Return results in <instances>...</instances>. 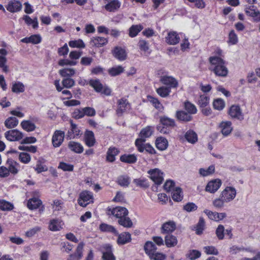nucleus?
<instances>
[{"label":"nucleus","mask_w":260,"mask_h":260,"mask_svg":"<svg viewBox=\"0 0 260 260\" xmlns=\"http://www.w3.org/2000/svg\"><path fill=\"white\" fill-rule=\"evenodd\" d=\"M229 114L233 118H235L238 120H241L243 119L242 110L238 105H232L229 110Z\"/></svg>","instance_id":"14"},{"label":"nucleus","mask_w":260,"mask_h":260,"mask_svg":"<svg viewBox=\"0 0 260 260\" xmlns=\"http://www.w3.org/2000/svg\"><path fill=\"white\" fill-rule=\"evenodd\" d=\"M23 129L27 132H32L36 129V125L30 120H23L21 122Z\"/></svg>","instance_id":"37"},{"label":"nucleus","mask_w":260,"mask_h":260,"mask_svg":"<svg viewBox=\"0 0 260 260\" xmlns=\"http://www.w3.org/2000/svg\"><path fill=\"white\" fill-rule=\"evenodd\" d=\"M120 160L121 161L127 163L134 164L136 162L137 160V156L133 154H124L120 156Z\"/></svg>","instance_id":"36"},{"label":"nucleus","mask_w":260,"mask_h":260,"mask_svg":"<svg viewBox=\"0 0 260 260\" xmlns=\"http://www.w3.org/2000/svg\"><path fill=\"white\" fill-rule=\"evenodd\" d=\"M59 73L62 77L70 78L75 74V70L72 68H64L60 70Z\"/></svg>","instance_id":"47"},{"label":"nucleus","mask_w":260,"mask_h":260,"mask_svg":"<svg viewBox=\"0 0 260 260\" xmlns=\"http://www.w3.org/2000/svg\"><path fill=\"white\" fill-rule=\"evenodd\" d=\"M113 55L118 59L124 60L126 58V53L124 49L116 47L113 50Z\"/></svg>","instance_id":"33"},{"label":"nucleus","mask_w":260,"mask_h":260,"mask_svg":"<svg viewBox=\"0 0 260 260\" xmlns=\"http://www.w3.org/2000/svg\"><path fill=\"white\" fill-rule=\"evenodd\" d=\"M119 153V150L115 147H110L107 152L106 160L109 162H113L115 160V156Z\"/></svg>","instance_id":"20"},{"label":"nucleus","mask_w":260,"mask_h":260,"mask_svg":"<svg viewBox=\"0 0 260 260\" xmlns=\"http://www.w3.org/2000/svg\"><path fill=\"white\" fill-rule=\"evenodd\" d=\"M172 198L173 200L176 202L181 201L183 198L181 189L180 187H177L172 191Z\"/></svg>","instance_id":"48"},{"label":"nucleus","mask_w":260,"mask_h":260,"mask_svg":"<svg viewBox=\"0 0 260 260\" xmlns=\"http://www.w3.org/2000/svg\"><path fill=\"white\" fill-rule=\"evenodd\" d=\"M211 64L210 70L216 76L222 77L227 76L229 70L225 64V61L219 56H211L209 59Z\"/></svg>","instance_id":"2"},{"label":"nucleus","mask_w":260,"mask_h":260,"mask_svg":"<svg viewBox=\"0 0 260 260\" xmlns=\"http://www.w3.org/2000/svg\"><path fill=\"white\" fill-rule=\"evenodd\" d=\"M19 159L21 162L27 164L30 161L31 156L27 153L20 152L19 154Z\"/></svg>","instance_id":"58"},{"label":"nucleus","mask_w":260,"mask_h":260,"mask_svg":"<svg viewBox=\"0 0 260 260\" xmlns=\"http://www.w3.org/2000/svg\"><path fill=\"white\" fill-rule=\"evenodd\" d=\"M155 245L152 242L147 241L144 245V250L149 256L154 253L156 250Z\"/></svg>","instance_id":"41"},{"label":"nucleus","mask_w":260,"mask_h":260,"mask_svg":"<svg viewBox=\"0 0 260 260\" xmlns=\"http://www.w3.org/2000/svg\"><path fill=\"white\" fill-rule=\"evenodd\" d=\"M209 97L206 94H203L200 96L198 100V105L200 107H206L209 104Z\"/></svg>","instance_id":"53"},{"label":"nucleus","mask_w":260,"mask_h":260,"mask_svg":"<svg viewBox=\"0 0 260 260\" xmlns=\"http://www.w3.org/2000/svg\"><path fill=\"white\" fill-rule=\"evenodd\" d=\"M5 136L10 141H18L21 140L24 136L21 132L15 129L6 132Z\"/></svg>","instance_id":"5"},{"label":"nucleus","mask_w":260,"mask_h":260,"mask_svg":"<svg viewBox=\"0 0 260 260\" xmlns=\"http://www.w3.org/2000/svg\"><path fill=\"white\" fill-rule=\"evenodd\" d=\"M124 71L123 68L121 66L112 68L108 70L109 74L112 76H116L122 73Z\"/></svg>","instance_id":"55"},{"label":"nucleus","mask_w":260,"mask_h":260,"mask_svg":"<svg viewBox=\"0 0 260 260\" xmlns=\"http://www.w3.org/2000/svg\"><path fill=\"white\" fill-rule=\"evenodd\" d=\"M109 215H112L118 219V223L121 226L130 228L133 226V222L128 217V211L126 208L122 207H116L108 210Z\"/></svg>","instance_id":"1"},{"label":"nucleus","mask_w":260,"mask_h":260,"mask_svg":"<svg viewBox=\"0 0 260 260\" xmlns=\"http://www.w3.org/2000/svg\"><path fill=\"white\" fill-rule=\"evenodd\" d=\"M7 59L6 57L0 55V68L4 73H8L9 71V67L7 65Z\"/></svg>","instance_id":"62"},{"label":"nucleus","mask_w":260,"mask_h":260,"mask_svg":"<svg viewBox=\"0 0 260 260\" xmlns=\"http://www.w3.org/2000/svg\"><path fill=\"white\" fill-rule=\"evenodd\" d=\"M148 101L152 104V105L157 110H161L164 107L158 100L152 96H148Z\"/></svg>","instance_id":"50"},{"label":"nucleus","mask_w":260,"mask_h":260,"mask_svg":"<svg viewBox=\"0 0 260 260\" xmlns=\"http://www.w3.org/2000/svg\"><path fill=\"white\" fill-rule=\"evenodd\" d=\"M117 235L118 236L117 242L118 245L125 244L131 240V235L129 233L124 232Z\"/></svg>","instance_id":"21"},{"label":"nucleus","mask_w":260,"mask_h":260,"mask_svg":"<svg viewBox=\"0 0 260 260\" xmlns=\"http://www.w3.org/2000/svg\"><path fill=\"white\" fill-rule=\"evenodd\" d=\"M157 93L162 98L168 96L171 92V88L165 86H161L156 89Z\"/></svg>","instance_id":"49"},{"label":"nucleus","mask_w":260,"mask_h":260,"mask_svg":"<svg viewBox=\"0 0 260 260\" xmlns=\"http://www.w3.org/2000/svg\"><path fill=\"white\" fill-rule=\"evenodd\" d=\"M7 164L9 165L8 170H10V173L13 174L18 173L20 168V165L18 162L12 159H8Z\"/></svg>","instance_id":"23"},{"label":"nucleus","mask_w":260,"mask_h":260,"mask_svg":"<svg viewBox=\"0 0 260 260\" xmlns=\"http://www.w3.org/2000/svg\"><path fill=\"white\" fill-rule=\"evenodd\" d=\"M160 81L163 84L169 86L168 87L176 88L178 86V82L173 77L169 76H162L160 77Z\"/></svg>","instance_id":"13"},{"label":"nucleus","mask_w":260,"mask_h":260,"mask_svg":"<svg viewBox=\"0 0 260 260\" xmlns=\"http://www.w3.org/2000/svg\"><path fill=\"white\" fill-rule=\"evenodd\" d=\"M99 228L102 232L111 233L115 235H118V231L112 225L103 223L100 224Z\"/></svg>","instance_id":"32"},{"label":"nucleus","mask_w":260,"mask_h":260,"mask_svg":"<svg viewBox=\"0 0 260 260\" xmlns=\"http://www.w3.org/2000/svg\"><path fill=\"white\" fill-rule=\"evenodd\" d=\"M63 86L67 88H70L75 85V81L71 78H66L61 82Z\"/></svg>","instance_id":"64"},{"label":"nucleus","mask_w":260,"mask_h":260,"mask_svg":"<svg viewBox=\"0 0 260 260\" xmlns=\"http://www.w3.org/2000/svg\"><path fill=\"white\" fill-rule=\"evenodd\" d=\"M143 28V26L141 24L133 25L129 29V36L132 38L136 37Z\"/></svg>","instance_id":"39"},{"label":"nucleus","mask_w":260,"mask_h":260,"mask_svg":"<svg viewBox=\"0 0 260 260\" xmlns=\"http://www.w3.org/2000/svg\"><path fill=\"white\" fill-rule=\"evenodd\" d=\"M89 85L94 88L97 92H100L102 91L103 85L100 82L99 80L92 79L89 81Z\"/></svg>","instance_id":"45"},{"label":"nucleus","mask_w":260,"mask_h":260,"mask_svg":"<svg viewBox=\"0 0 260 260\" xmlns=\"http://www.w3.org/2000/svg\"><path fill=\"white\" fill-rule=\"evenodd\" d=\"M214 166L211 165L209 166L207 169L201 168L199 170V173L201 174V175L203 176H207L212 174L214 172Z\"/></svg>","instance_id":"60"},{"label":"nucleus","mask_w":260,"mask_h":260,"mask_svg":"<svg viewBox=\"0 0 260 260\" xmlns=\"http://www.w3.org/2000/svg\"><path fill=\"white\" fill-rule=\"evenodd\" d=\"M176 229V224L173 221H169L164 223L161 228V232L163 234L172 233Z\"/></svg>","instance_id":"18"},{"label":"nucleus","mask_w":260,"mask_h":260,"mask_svg":"<svg viewBox=\"0 0 260 260\" xmlns=\"http://www.w3.org/2000/svg\"><path fill=\"white\" fill-rule=\"evenodd\" d=\"M165 244L168 247L175 246L178 241L176 237L172 235H168L165 237Z\"/></svg>","instance_id":"35"},{"label":"nucleus","mask_w":260,"mask_h":260,"mask_svg":"<svg viewBox=\"0 0 260 260\" xmlns=\"http://www.w3.org/2000/svg\"><path fill=\"white\" fill-rule=\"evenodd\" d=\"M232 123L230 121L222 122L220 123L221 132L224 136H228L232 131Z\"/></svg>","instance_id":"28"},{"label":"nucleus","mask_w":260,"mask_h":260,"mask_svg":"<svg viewBox=\"0 0 260 260\" xmlns=\"http://www.w3.org/2000/svg\"><path fill=\"white\" fill-rule=\"evenodd\" d=\"M102 257L103 260H115V257L112 253L111 246H106V251L103 252Z\"/></svg>","instance_id":"42"},{"label":"nucleus","mask_w":260,"mask_h":260,"mask_svg":"<svg viewBox=\"0 0 260 260\" xmlns=\"http://www.w3.org/2000/svg\"><path fill=\"white\" fill-rule=\"evenodd\" d=\"M64 138V132L59 130L55 131L52 138V142L53 146L55 147L60 146L63 141Z\"/></svg>","instance_id":"9"},{"label":"nucleus","mask_w":260,"mask_h":260,"mask_svg":"<svg viewBox=\"0 0 260 260\" xmlns=\"http://www.w3.org/2000/svg\"><path fill=\"white\" fill-rule=\"evenodd\" d=\"M246 10L245 11V12L248 15L252 17L254 21H260V12L258 11H255V7L254 6H249V8L246 7Z\"/></svg>","instance_id":"24"},{"label":"nucleus","mask_w":260,"mask_h":260,"mask_svg":"<svg viewBox=\"0 0 260 260\" xmlns=\"http://www.w3.org/2000/svg\"><path fill=\"white\" fill-rule=\"evenodd\" d=\"M224 232L225 229L224 226L222 224H219L215 231L216 235L219 240H221L224 239Z\"/></svg>","instance_id":"57"},{"label":"nucleus","mask_w":260,"mask_h":260,"mask_svg":"<svg viewBox=\"0 0 260 260\" xmlns=\"http://www.w3.org/2000/svg\"><path fill=\"white\" fill-rule=\"evenodd\" d=\"M204 212L208 216V218L216 221L222 220L226 216L225 213H218L216 212H212L208 209H205Z\"/></svg>","instance_id":"12"},{"label":"nucleus","mask_w":260,"mask_h":260,"mask_svg":"<svg viewBox=\"0 0 260 260\" xmlns=\"http://www.w3.org/2000/svg\"><path fill=\"white\" fill-rule=\"evenodd\" d=\"M14 208L12 203L5 200H0V210L2 211H11Z\"/></svg>","instance_id":"43"},{"label":"nucleus","mask_w":260,"mask_h":260,"mask_svg":"<svg viewBox=\"0 0 260 260\" xmlns=\"http://www.w3.org/2000/svg\"><path fill=\"white\" fill-rule=\"evenodd\" d=\"M23 19L28 25H31L33 28L36 29L38 27V21L37 17L31 19L29 16L24 15Z\"/></svg>","instance_id":"40"},{"label":"nucleus","mask_w":260,"mask_h":260,"mask_svg":"<svg viewBox=\"0 0 260 260\" xmlns=\"http://www.w3.org/2000/svg\"><path fill=\"white\" fill-rule=\"evenodd\" d=\"M180 37L177 33L175 31H171L168 33V36L166 37V42L170 45H175L179 43Z\"/></svg>","instance_id":"22"},{"label":"nucleus","mask_w":260,"mask_h":260,"mask_svg":"<svg viewBox=\"0 0 260 260\" xmlns=\"http://www.w3.org/2000/svg\"><path fill=\"white\" fill-rule=\"evenodd\" d=\"M71 127L67 133V137L69 139H74L81 135V131L77 125L70 120Z\"/></svg>","instance_id":"11"},{"label":"nucleus","mask_w":260,"mask_h":260,"mask_svg":"<svg viewBox=\"0 0 260 260\" xmlns=\"http://www.w3.org/2000/svg\"><path fill=\"white\" fill-rule=\"evenodd\" d=\"M236 191L234 188L226 187L221 192L220 197L222 198L226 203L232 201L236 196Z\"/></svg>","instance_id":"7"},{"label":"nucleus","mask_w":260,"mask_h":260,"mask_svg":"<svg viewBox=\"0 0 260 260\" xmlns=\"http://www.w3.org/2000/svg\"><path fill=\"white\" fill-rule=\"evenodd\" d=\"M118 107L116 110V113L119 116L130 109V104L128 101L124 98L119 99L117 101Z\"/></svg>","instance_id":"8"},{"label":"nucleus","mask_w":260,"mask_h":260,"mask_svg":"<svg viewBox=\"0 0 260 260\" xmlns=\"http://www.w3.org/2000/svg\"><path fill=\"white\" fill-rule=\"evenodd\" d=\"M18 124V120L15 117L7 118L5 122V125L8 128L16 127Z\"/></svg>","instance_id":"44"},{"label":"nucleus","mask_w":260,"mask_h":260,"mask_svg":"<svg viewBox=\"0 0 260 260\" xmlns=\"http://www.w3.org/2000/svg\"><path fill=\"white\" fill-rule=\"evenodd\" d=\"M69 148L77 153H81L83 151V147L81 144L74 141H71L68 144Z\"/></svg>","instance_id":"31"},{"label":"nucleus","mask_w":260,"mask_h":260,"mask_svg":"<svg viewBox=\"0 0 260 260\" xmlns=\"http://www.w3.org/2000/svg\"><path fill=\"white\" fill-rule=\"evenodd\" d=\"M151 179L156 184H160L163 180V173L158 169H154L148 171Z\"/></svg>","instance_id":"6"},{"label":"nucleus","mask_w":260,"mask_h":260,"mask_svg":"<svg viewBox=\"0 0 260 260\" xmlns=\"http://www.w3.org/2000/svg\"><path fill=\"white\" fill-rule=\"evenodd\" d=\"M184 108L189 114H194L197 112V109L196 106L191 103L186 101L184 102Z\"/></svg>","instance_id":"46"},{"label":"nucleus","mask_w":260,"mask_h":260,"mask_svg":"<svg viewBox=\"0 0 260 260\" xmlns=\"http://www.w3.org/2000/svg\"><path fill=\"white\" fill-rule=\"evenodd\" d=\"M42 204L41 201L37 198H32L27 202V207L30 210L36 209Z\"/></svg>","instance_id":"34"},{"label":"nucleus","mask_w":260,"mask_h":260,"mask_svg":"<svg viewBox=\"0 0 260 260\" xmlns=\"http://www.w3.org/2000/svg\"><path fill=\"white\" fill-rule=\"evenodd\" d=\"M205 222L204 218L202 217H200L199 222L196 226V233L200 235L203 233L205 229Z\"/></svg>","instance_id":"56"},{"label":"nucleus","mask_w":260,"mask_h":260,"mask_svg":"<svg viewBox=\"0 0 260 260\" xmlns=\"http://www.w3.org/2000/svg\"><path fill=\"white\" fill-rule=\"evenodd\" d=\"M156 147L160 150L166 149L168 146L167 140L163 137L157 138L155 142Z\"/></svg>","instance_id":"30"},{"label":"nucleus","mask_w":260,"mask_h":260,"mask_svg":"<svg viewBox=\"0 0 260 260\" xmlns=\"http://www.w3.org/2000/svg\"><path fill=\"white\" fill-rule=\"evenodd\" d=\"M145 140L142 139H137L136 140L135 144L138 151L140 152H143L144 151L150 153L154 154L155 150L153 147L149 143H145Z\"/></svg>","instance_id":"3"},{"label":"nucleus","mask_w":260,"mask_h":260,"mask_svg":"<svg viewBox=\"0 0 260 260\" xmlns=\"http://www.w3.org/2000/svg\"><path fill=\"white\" fill-rule=\"evenodd\" d=\"M7 10L11 13H15L20 11L22 9L21 3L16 0L10 1L6 7Z\"/></svg>","instance_id":"15"},{"label":"nucleus","mask_w":260,"mask_h":260,"mask_svg":"<svg viewBox=\"0 0 260 260\" xmlns=\"http://www.w3.org/2000/svg\"><path fill=\"white\" fill-rule=\"evenodd\" d=\"M176 116L178 120L184 122H188L192 120V116L184 111H178L176 112Z\"/></svg>","instance_id":"25"},{"label":"nucleus","mask_w":260,"mask_h":260,"mask_svg":"<svg viewBox=\"0 0 260 260\" xmlns=\"http://www.w3.org/2000/svg\"><path fill=\"white\" fill-rule=\"evenodd\" d=\"M85 142L88 147L93 146L95 143L93 133L90 131H86L85 133Z\"/></svg>","instance_id":"26"},{"label":"nucleus","mask_w":260,"mask_h":260,"mask_svg":"<svg viewBox=\"0 0 260 260\" xmlns=\"http://www.w3.org/2000/svg\"><path fill=\"white\" fill-rule=\"evenodd\" d=\"M41 228L39 226H36L29 229L25 233V236L27 238H31L34 236L38 232H40Z\"/></svg>","instance_id":"54"},{"label":"nucleus","mask_w":260,"mask_h":260,"mask_svg":"<svg viewBox=\"0 0 260 260\" xmlns=\"http://www.w3.org/2000/svg\"><path fill=\"white\" fill-rule=\"evenodd\" d=\"M152 134V128L150 126H147L145 128H143L140 134V138L145 139L149 137Z\"/></svg>","instance_id":"51"},{"label":"nucleus","mask_w":260,"mask_h":260,"mask_svg":"<svg viewBox=\"0 0 260 260\" xmlns=\"http://www.w3.org/2000/svg\"><path fill=\"white\" fill-rule=\"evenodd\" d=\"M221 182L219 179H215L208 182L206 187V190L211 193L216 192L220 187Z\"/></svg>","instance_id":"16"},{"label":"nucleus","mask_w":260,"mask_h":260,"mask_svg":"<svg viewBox=\"0 0 260 260\" xmlns=\"http://www.w3.org/2000/svg\"><path fill=\"white\" fill-rule=\"evenodd\" d=\"M69 45L71 47L84 48L85 47V44L81 39L75 41H71L69 43Z\"/></svg>","instance_id":"59"},{"label":"nucleus","mask_w":260,"mask_h":260,"mask_svg":"<svg viewBox=\"0 0 260 260\" xmlns=\"http://www.w3.org/2000/svg\"><path fill=\"white\" fill-rule=\"evenodd\" d=\"M92 193L88 191H83L80 194L78 203L80 206L85 207L90 202H92Z\"/></svg>","instance_id":"4"},{"label":"nucleus","mask_w":260,"mask_h":260,"mask_svg":"<svg viewBox=\"0 0 260 260\" xmlns=\"http://www.w3.org/2000/svg\"><path fill=\"white\" fill-rule=\"evenodd\" d=\"M108 39L101 37H94L91 38L90 44L92 46L101 47L108 43Z\"/></svg>","instance_id":"17"},{"label":"nucleus","mask_w":260,"mask_h":260,"mask_svg":"<svg viewBox=\"0 0 260 260\" xmlns=\"http://www.w3.org/2000/svg\"><path fill=\"white\" fill-rule=\"evenodd\" d=\"M201 252L197 250H191L188 251L186 256L190 260H195L201 256Z\"/></svg>","instance_id":"63"},{"label":"nucleus","mask_w":260,"mask_h":260,"mask_svg":"<svg viewBox=\"0 0 260 260\" xmlns=\"http://www.w3.org/2000/svg\"><path fill=\"white\" fill-rule=\"evenodd\" d=\"M63 223L58 219H53L50 220L48 229L51 231H58L62 228Z\"/></svg>","instance_id":"19"},{"label":"nucleus","mask_w":260,"mask_h":260,"mask_svg":"<svg viewBox=\"0 0 260 260\" xmlns=\"http://www.w3.org/2000/svg\"><path fill=\"white\" fill-rule=\"evenodd\" d=\"M159 122L161 125L168 127H174L175 125V120L166 116H160Z\"/></svg>","instance_id":"29"},{"label":"nucleus","mask_w":260,"mask_h":260,"mask_svg":"<svg viewBox=\"0 0 260 260\" xmlns=\"http://www.w3.org/2000/svg\"><path fill=\"white\" fill-rule=\"evenodd\" d=\"M117 183L122 187H127L130 183V178L127 175H121L118 177Z\"/></svg>","instance_id":"38"},{"label":"nucleus","mask_w":260,"mask_h":260,"mask_svg":"<svg viewBox=\"0 0 260 260\" xmlns=\"http://www.w3.org/2000/svg\"><path fill=\"white\" fill-rule=\"evenodd\" d=\"M106 5L104 8L108 12H114L118 10L121 3L118 0H104Z\"/></svg>","instance_id":"10"},{"label":"nucleus","mask_w":260,"mask_h":260,"mask_svg":"<svg viewBox=\"0 0 260 260\" xmlns=\"http://www.w3.org/2000/svg\"><path fill=\"white\" fill-rule=\"evenodd\" d=\"M185 138L188 142L191 144H195L198 140L197 133L193 130L189 129L185 134Z\"/></svg>","instance_id":"27"},{"label":"nucleus","mask_w":260,"mask_h":260,"mask_svg":"<svg viewBox=\"0 0 260 260\" xmlns=\"http://www.w3.org/2000/svg\"><path fill=\"white\" fill-rule=\"evenodd\" d=\"M24 85L20 82H17L13 84L12 91L15 93L23 92L24 91Z\"/></svg>","instance_id":"52"},{"label":"nucleus","mask_w":260,"mask_h":260,"mask_svg":"<svg viewBox=\"0 0 260 260\" xmlns=\"http://www.w3.org/2000/svg\"><path fill=\"white\" fill-rule=\"evenodd\" d=\"M213 106L215 109L221 110L224 107L225 103L223 100L221 99H217L214 101Z\"/></svg>","instance_id":"61"}]
</instances>
